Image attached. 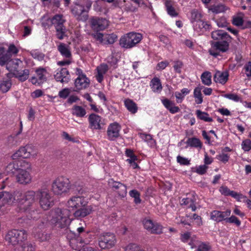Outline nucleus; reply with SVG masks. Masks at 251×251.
Segmentation results:
<instances>
[{
  "label": "nucleus",
  "instance_id": "36",
  "mask_svg": "<svg viewBox=\"0 0 251 251\" xmlns=\"http://www.w3.org/2000/svg\"><path fill=\"white\" fill-rule=\"evenodd\" d=\"M165 5L168 14L172 17H176L178 13L176 11L173 6L172 2L170 0H166L165 2Z\"/></svg>",
  "mask_w": 251,
  "mask_h": 251
},
{
  "label": "nucleus",
  "instance_id": "44",
  "mask_svg": "<svg viewBox=\"0 0 251 251\" xmlns=\"http://www.w3.org/2000/svg\"><path fill=\"white\" fill-rule=\"evenodd\" d=\"M202 83L206 85H210L211 84V75L209 72L203 73L201 75Z\"/></svg>",
  "mask_w": 251,
  "mask_h": 251
},
{
  "label": "nucleus",
  "instance_id": "30",
  "mask_svg": "<svg viewBox=\"0 0 251 251\" xmlns=\"http://www.w3.org/2000/svg\"><path fill=\"white\" fill-rule=\"evenodd\" d=\"M11 55L6 52L3 47L0 48V65H6L7 62L11 60Z\"/></svg>",
  "mask_w": 251,
  "mask_h": 251
},
{
  "label": "nucleus",
  "instance_id": "55",
  "mask_svg": "<svg viewBox=\"0 0 251 251\" xmlns=\"http://www.w3.org/2000/svg\"><path fill=\"white\" fill-rule=\"evenodd\" d=\"M57 38L60 40L64 38L66 31L65 27L56 29Z\"/></svg>",
  "mask_w": 251,
  "mask_h": 251
},
{
  "label": "nucleus",
  "instance_id": "61",
  "mask_svg": "<svg viewBox=\"0 0 251 251\" xmlns=\"http://www.w3.org/2000/svg\"><path fill=\"white\" fill-rule=\"evenodd\" d=\"M199 242H200L197 239V237L195 236H193L191 237L188 242V244L191 246L192 248H195L197 247Z\"/></svg>",
  "mask_w": 251,
  "mask_h": 251
},
{
  "label": "nucleus",
  "instance_id": "16",
  "mask_svg": "<svg viewBox=\"0 0 251 251\" xmlns=\"http://www.w3.org/2000/svg\"><path fill=\"white\" fill-rule=\"evenodd\" d=\"M121 129L120 125L116 122L110 124L107 130L108 139L110 141H114L117 139L120 135Z\"/></svg>",
  "mask_w": 251,
  "mask_h": 251
},
{
  "label": "nucleus",
  "instance_id": "62",
  "mask_svg": "<svg viewBox=\"0 0 251 251\" xmlns=\"http://www.w3.org/2000/svg\"><path fill=\"white\" fill-rule=\"evenodd\" d=\"M231 197L234 198L238 201H241L242 200H244L246 198V196L243 195L241 194L238 193L237 192L234 191L232 192Z\"/></svg>",
  "mask_w": 251,
  "mask_h": 251
},
{
  "label": "nucleus",
  "instance_id": "23",
  "mask_svg": "<svg viewBox=\"0 0 251 251\" xmlns=\"http://www.w3.org/2000/svg\"><path fill=\"white\" fill-rule=\"evenodd\" d=\"M47 20L50 23V25H53L55 29L65 27L64 23L65 20L63 19L62 15L56 14L52 18H48Z\"/></svg>",
  "mask_w": 251,
  "mask_h": 251
},
{
  "label": "nucleus",
  "instance_id": "17",
  "mask_svg": "<svg viewBox=\"0 0 251 251\" xmlns=\"http://www.w3.org/2000/svg\"><path fill=\"white\" fill-rule=\"evenodd\" d=\"M230 214L231 210L229 209L225 211L213 210L210 213V218L218 223L223 221L226 222V217L229 216Z\"/></svg>",
  "mask_w": 251,
  "mask_h": 251
},
{
  "label": "nucleus",
  "instance_id": "54",
  "mask_svg": "<svg viewBox=\"0 0 251 251\" xmlns=\"http://www.w3.org/2000/svg\"><path fill=\"white\" fill-rule=\"evenodd\" d=\"M220 193L226 196H231L232 192L233 191H231L227 186H222L219 188Z\"/></svg>",
  "mask_w": 251,
  "mask_h": 251
},
{
  "label": "nucleus",
  "instance_id": "51",
  "mask_svg": "<svg viewBox=\"0 0 251 251\" xmlns=\"http://www.w3.org/2000/svg\"><path fill=\"white\" fill-rule=\"evenodd\" d=\"M226 223L234 224L237 226H239L241 225V221L235 216L232 215L231 217H226Z\"/></svg>",
  "mask_w": 251,
  "mask_h": 251
},
{
  "label": "nucleus",
  "instance_id": "53",
  "mask_svg": "<svg viewBox=\"0 0 251 251\" xmlns=\"http://www.w3.org/2000/svg\"><path fill=\"white\" fill-rule=\"evenodd\" d=\"M242 148L245 151H249L251 150V140L246 139L243 141L241 144Z\"/></svg>",
  "mask_w": 251,
  "mask_h": 251
},
{
  "label": "nucleus",
  "instance_id": "35",
  "mask_svg": "<svg viewBox=\"0 0 251 251\" xmlns=\"http://www.w3.org/2000/svg\"><path fill=\"white\" fill-rule=\"evenodd\" d=\"M72 113L78 117H84L86 114L85 109L81 106L75 105L72 108Z\"/></svg>",
  "mask_w": 251,
  "mask_h": 251
},
{
  "label": "nucleus",
  "instance_id": "4",
  "mask_svg": "<svg viewBox=\"0 0 251 251\" xmlns=\"http://www.w3.org/2000/svg\"><path fill=\"white\" fill-rule=\"evenodd\" d=\"M71 212L67 209L55 208L52 214V222L61 228L67 226L70 223Z\"/></svg>",
  "mask_w": 251,
  "mask_h": 251
},
{
  "label": "nucleus",
  "instance_id": "41",
  "mask_svg": "<svg viewBox=\"0 0 251 251\" xmlns=\"http://www.w3.org/2000/svg\"><path fill=\"white\" fill-rule=\"evenodd\" d=\"M75 237L72 238L69 241V244L71 247L75 250L79 249L82 246V243L77 240V236L74 235Z\"/></svg>",
  "mask_w": 251,
  "mask_h": 251
},
{
  "label": "nucleus",
  "instance_id": "40",
  "mask_svg": "<svg viewBox=\"0 0 251 251\" xmlns=\"http://www.w3.org/2000/svg\"><path fill=\"white\" fill-rule=\"evenodd\" d=\"M77 236V240H78L80 242L86 245L89 243L90 241V239L91 238V235L89 234V232L86 231L85 232H83V233L80 234V235Z\"/></svg>",
  "mask_w": 251,
  "mask_h": 251
},
{
  "label": "nucleus",
  "instance_id": "2",
  "mask_svg": "<svg viewBox=\"0 0 251 251\" xmlns=\"http://www.w3.org/2000/svg\"><path fill=\"white\" fill-rule=\"evenodd\" d=\"M71 182L66 177L61 176L56 178L52 183L51 190L54 195H65L70 192Z\"/></svg>",
  "mask_w": 251,
  "mask_h": 251
},
{
  "label": "nucleus",
  "instance_id": "43",
  "mask_svg": "<svg viewBox=\"0 0 251 251\" xmlns=\"http://www.w3.org/2000/svg\"><path fill=\"white\" fill-rule=\"evenodd\" d=\"M19 169V166L17 164L11 162L5 167V172L8 174H13L16 171L18 172V170Z\"/></svg>",
  "mask_w": 251,
  "mask_h": 251
},
{
  "label": "nucleus",
  "instance_id": "11",
  "mask_svg": "<svg viewBox=\"0 0 251 251\" xmlns=\"http://www.w3.org/2000/svg\"><path fill=\"white\" fill-rule=\"evenodd\" d=\"M48 220L45 219H39L37 223V227H35L33 231L34 237L40 242L46 241L50 239L49 234L46 233L45 231H39L40 229L44 227L48 223Z\"/></svg>",
  "mask_w": 251,
  "mask_h": 251
},
{
  "label": "nucleus",
  "instance_id": "38",
  "mask_svg": "<svg viewBox=\"0 0 251 251\" xmlns=\"http://www.w3.org/2000/svg\"><path fill=\"white\" fill-rule=\"evenodd\" d=\"M186 143L191 147L199 148L200 149L202 147L201 141L196 137L189 138L186 141Z\"/></svg>",
  "mask_w": 251,
  "mask_h": 251
},
{
  "label": "nucleus",
  "instance_id": "49",
  "mask_svg": "<svg viewBox=\"0 0 251 251\" xmlns=\"http://www.w3.org/2000/svg\"><path fill=\"white\" fill-rule=\"evenodd\" d=\"M194 97L196 99L195 101L197 104H201L202 102V95L199 88H196L194 89Z\"/></svg>",
  "mask_w": 251,
  "mask_h": 251
},
{
  "label": "nucleus",
  "instance_id": "59",
  "mask_svg": "<svg viewBox=\"0 0 251 251\" xmlns=\"http://www.w3.org/2000/svg\"><path fill=\"white\" fill-rule=\"evenodd\" d=\"M177 161L180 164L183 165H188L190 164V160H189L187 158L180 155L177 156Z\"/></svg>",
  "mask_w": 251,
  "mask_h": 251
},
{
  "label": "nucleus",
  "instance_id": "9",
  "mask_svg": "<svg viewBox=\"0 0 251 251\" xmlns=\"http://www.w3.org/2000/svg\"><path fill=\"white\" fill-rule=\"evenodd\" d=\"M99 245L101 249L113 248L117 242L114 234L110 232L103 233L100 234L98 239Z\"/></svg>",
  "mask_w": 251,
  "mask_h": 251
},
{
  "label": "nucleus",
  "instance_id": "3",
  "mask_svg": "<svg viewBox=\"0 0 251 251\" xmlns=\"http://www.w3.org/2000/svg\"><path fill=\"white\" fill-rule=\"evenodd\" d=\"M27 238V233L25 230L13 229L6 233L4 239L9 245L15 246L22 245Z\"/></svg>",
  "mask_w": 251,
  "mask_h": 251
},
{
  "label": "nucleus",
  "instance_id": "37",
  "mask_svg": "<svg viewBox=\"0 0 251 251\" xmlns=\"http://www.w3.org/2000/svg\"><path fill=\"white\" fill-rule=\"evenodd\" d=\"M196 114L198 119L205 122H211L213 121L212 118L209 116V114L205 112H202L200 110H197Z\"/></svg>",
  "mask_w": 251,
  "mask_h": 251
},
{
  "label": "nucleus",
  "instance_id": "31",
  "mask_svg": "<svg viewBox=\"0 0 251 251\" xmlns=\"http://www.w3.org/2000/svg\"><path fill=\"white\" fill-rule=\"evenodd\" d=\"M108 66L105 64H102L97 68L98 74L96 76L97 80L99 82H101L103 78L104 75L108 71Z\"/></svg>",
  "mask_w": 251,
  "mask_h": 251
},
{
  "label": "nucleus",
  "instance_id": "56",
  "mask_svg": "<svg viewBox=\"0 0 251 251\" xmlns=\"http://www.w3.org/2000/svg\"><path fill=\"white\" fill-rule=\"evenodd\" d=\"M217 25L219 27H225L227 26L228 23L225 17H221L216 21Z\"/></svg>",
  "mask_w": 251,
  "mask_h": 251
},
{
  "label": "nucleus",
  "instance_id": "10",
  "mask_svg": "<svg viewBox=\"0 0 251 251\" xmlns=\"http://www.w3.org/2000/svg\"><path fill=\"white\" fill-rule=\"evenodd\" d=\"M230 41L223 40L216 42L211 41V48L209 52L211 55L216 57L220 55V52H225L229 49L228 42Z\"/></svg>",
  "mask_w": 251,
  "mask_h": 251
},
{
  "label": "nucleus",
  "instance_id": "28",
  "mask_svg": "<svg viewBox=\"0 0 251 251\" xmlns=\"http://www.w3.org/2000/svg\"><path fill=\"white\" fill-rule=\"evenodd\" d=\"M13 198V195L9 192L6 191L0 192V207L11 202Z\"/></svg>",
  "mask_w": 251,
  "mask_h": 251
},
{
  "label": "nucleus",
  "instance_id": "29",
  "mask_svg": "<svg viewBox=\"0 0 251 251\" xmlns=\"http://www.w3.org/2000/svg\"><path fill=\"white\" fill-rule=\"evenodd\" d=\"M19 149L24 158H29L35 154V151L31 145H27L25 147H21Z\"/></svg>",
  "mask_w": 251,
  "mask_h": 251
},
{
  "label": "nucleus",
  "instance_id": "24",
  "mask_svg": "<svg viewBox=\"0 0 251 251\" xmlns=\"http://www.w3.org/2000/svg\"><path fill=\"white\" fill-rule=\"evenodd\" d=\"M211 37L215 40L231 41L230 36L223 30H217L211 32Z\"/></svg>",
  "mask_w": 251,
  "mask_h": 251
},
{
  "label": "nucleus",
  "instance_id": "15",
  "mask_svg": "<svg viewBox=\"0 0 251 251\" xmlns=\"http://www.w3.org/2000/svg\"><path fill=\"white\" fill-rule=\"evenodd\" d=\"M89 123V127L93 130H100L103 128L104 124L102 118L95 113L90 114L88 117Z\"/></svg>",
  "mask_w": 251,
  "mask_h": 251
},
{
  "label": "nucleus",
  "instance_id": "47",
  "mask_svg": "<svg viewBox=\"0 0 251 251\" xmlns=\"http://www.w3.org/2000/svg\"><path fill=\"white\" fill-rule=\"evenodd\" d=\"M21 250L20 251H34L35 250V245L34 243L27 242L25 243L24 242L21 245Z\"/></svg>",
  "mask_w": 251,
  "mask_h": 251
},
{
  "label": "nucleus",
  "instance_id": "58",
  "mask_svg": "<svg viewBox=\"0 0 251 251\" xmlns=\"http://www.w3.org/2000/svg\"><path fill=\"white\" fill-rule=\"evenodd\" d=\"M224 97L236 102L241 100L240 97L235 94H226L224 95Z\"/></svg>",
  "mask_w": 251,
  "mask_h": 251
},
{
  "label": "nucleus",
  "instance_id": "34",
  "mask_svg": "<svg viewBox=\"0 0 251 251\" xmlns=\"http://www.w3.org/2000/svg\"><path fill=\"white\" fill-rule=\"evenodd\" d=\"M124 103L127 109L132 114H135L137 112L138 110L137 105L132 100L127 99L125 100Z\"/></svg>",
  "mask_w": 251,
  "mask_h": 251
},
{
  "label": "nucleus",
  "instance_id": "50",
  "mask_svg": "<svg viewBox=\"0 0 251 251\" xmlns=\"http://www.w3.org/2000/svg\"><path fill=\"white\" fill-rule=\"evenodd\" d=\"M30 54L34 59L39 61H42L44 59L45 55L44 53L38 51V50H32L30 52Z\"/></svg>",
  "mask_w": 251,
  "mask_h": 251
},
{
  "label": "nucleus",
  "instance_id": "5",
  "mask_svg": "<svg viewBox=\"0 0 251 251\" xmlns=\"http://www.w3.org/2000/svg\"><path fill=\"white\" fill-rule=\"evenodd\" d=\"M22 64V61L19 59H12L6 64V68L10 72L13 73L14 76L20 81L23 82L28 79L29 70L25 69L22 72L18 70L19 66Z\"/></svg>",
  "mask_w": 251,
  "mask_h": 251
},
{
  "label": "nucleus",
  "instance_id": "39",
  "mask_svg": "<svg viewBox=\"0 0 251 251\" xmlns=\"http://www.w3.org/2000/svg\"><path fill=\"white\" fill-rule=\"evenodd\" d=\"M11 85V80L3 79L0 81V90L3 93L7 92L10 89Z\"/></svg>",
  "mask_w": 251,
  "mask_h": 251
},
{
  "label": "nucleus",
  "instance_id": "27",
  "mask_svg": "<svg viewBox=\"0 0 251 251\" xmlns=\"http://www.w3.org/2000/svg\"><path fill=\"white\" fill-rule=\"evenodd\" d=\"M228 73L226 71L223 72L217 71L214 76V80L216 82L224 84L228 80Z\"/></svg>",
  "mask_w": 251,
  "mask_h": 251
},
{
  "label": "nucleus",
  "instance_id": "8",
  "mask_svg": "<svg viewBox=\"0 0 251 251\" xmlns=\"http://www.w3.org/2000/svg\"><path fill=\"white\" fill-rule=\"evenodd\" d=\"M40 207L44 210L51 208L54 204L53 198L47 189H41L36 191Z\"/></svg>",
  "mask_w": 251,
  "mask_h": 251
},
{
  "label": "nucleus",
  "instance_id": "12",
  "mask_svg": "<svg viewBox=\"0 0 251 251\" xmlns=\"http://www.w3.org/2000/svg\"><path fill=\"white\" fill-rule=\"evenodd\" d=\"M144 228L151 234H160L162 233L163 226L160 224L145 218L142 221Z\"/></svg>",
  "mask_w": 251,
  "mask_h": 251
},
{
  "label": "nucleus",
  "instance_id": "6",
  "mask_svg": "<svg viewBox=\"0 0 251 251\" xmlns=\"http://www.w3.org/2000/svg\"><path fill=\"white\" fill-rule=\"evenodd\" d=\"M21 167L16 175V181L21 184H28L32 180L31 176L29 172L31 169V165L27 162L23 161Z\"/></svg>",
  "mask_w": 251,
  "mask_h": 251
},
{
  "label": "nucleus",
  "instance_id": "22",
  "mask_svg": "<svg viewBox=\"0 0 251 251\" xmlns=\"http://www.w3.org/2000/svg\"><path fill=\"white\" fill-rule=\"evenodd\" d=\"M70 191L74 194L80 195L86 194L88 192V189L85 187L82 182L76 181L71 184Z\"/></svg>",
  "mask_w": 251,
  "mask_h": 251
},
{
  "label": "nucleus",
  "instance_id": "7",
  "mask_svg": "<svg viewBox=\"0 0 251 251\" xmlns=\"http://www.w3.org/2000/svg\"><path fill=\"white\" fill-rule=\"evenodd\" d=\"M142 39V35L131 32L122 36L119 41L120 46L124 48L130 49L139 43Z\"/></svg>",
  "mask_w": 251,
  "mask_h": 251
},
{
  "label": "nucleus",
  "instance_id": "14",
  "mask_svg": "<svg viewBox=\"0 0 251 251\" xmlns=\"http://www.w3.org/2000/svg\"><path fill=\"white\" fill-rule=\"evenodd\" d=\"M87 201L85 200L83 197L74 196L71 198L68 201L67 206L70 210L75 211L79 208L80 207L86 205Z\"/></svg>",
  "mask_w": 251,
  "mask_h": 251
},
{
  "label": "nucleus",
  "instance_id": "18",
  "mask_svg": "<svg viewBox=\"0 0 251 251\" xmlns=\"http://www.w3.org/2000/svg\"><path fill=\"white\" fill-rule=\"evenodd\" d=\"M109 184L116 191L119 196L124 197L127 193L126 186L119 181H115L113 179L109 180Z\"/></svg>",
  "mask_w": 251,
  "mask_h": 251
},
{
  "label": "nucleus",
  "instance_id": "42",
  "mask_svg": "<svg viewBox=\"0 0 251 251\" xmlns=\"http://www.w3.org/2000/svg\"><path fill=\"white\" fill-rule=\"evenodd\" d=\"M46 70L44 68H39L36 70V73L37 75L38 79L39 80V83H43L46 81L47 78L45 76Z\"/></svg>",
  "mask_w": 251,
  "mask_h": 251
},
{
  "label": "nucleus",
  "instance_id": "26",
  "mask_svg": "<svg viewBox=\"0 0 251 251\" xmlns=\"http://www.w3.org/2000/svg\"><path fill=\"white\" fill-rule=\"evenodd\" d=\"M75 87L78 90H81L87 88L89 84V80L86 76V75H81L77 77L75 82Z\"/></svg>",
  "mask_w": 251,
  "mask_h": 251
},
{
  "label": "nucleus",
  "instance_id": "21",
  "mask_svg": "<svg viewBox=\"0 0 251 251\" xmlns=\"http://www.w3.org/2000/svg\"><path fill=\"white\" fill-rule=\"evenodd\" d=\"M93 211V207L91 205H86L80 207L77 210L73 212V215L75 218H83L89 215Z\"/></svg>",
  "mask_w": 251,
  "mask_h": 251
},
{
  "label": "nucleus",
  "instance_id": "64",
  "mask_svg": "<svg viewBox=\"0 0 251 251\" xmlns=\"http://www.w3.org/2000/svg\"><path fill=\"white\" fill-rule=\"evenodd\" d=\"M217 158L223 163H226L228 161L229 159V156L227 154L222 153L217 155Z\"/></svg>",
  "mask_w": 251,
  "mask_h": 251
},
{
  "label": "nucleus",
  "instance_id": "32",
  "mask_svg": "<svg viewBox=\"0 0 251 251\" xmlns=\"http://www.w3.org/2000/svg\"><path fill=\"white\" fill-rule=\"evenodd\" d=\"M227 9L228 7L222 3L211 5L209 8L210 11L215 14L224 12Z\"/></svg>",
  "mask_w": 251,
  "mask_h": 251
},
{
  "label": "nucleus",
  "instance_id": "1",
  "mask_svg": "<svg viewBox=\"0 0 251 251\" xmlns=\"http://www.w3.org/2000/svg\"><path fill=\"white\" fill-rule=\"evenodd\" d=\"M36 192L32 190L27 191L24 193L17 192L14 199L21 205V209L27 211L31 210L36 204Z\"/></svg>",
  "mask_w": 251,
  "mask_h": 251
},
{
  "label": "nucleus",
  "instance_id": "33",
  "mask_svg": "<svg viewBox=\"0 0 251 251\" xmlns=\"http://www.w3.org/2000/svg\"><path fill=\"white\" fill-rule=\"evenodd\" d=\"M150 86L155 93H160L162 89L160 80L157 77H154L151 80Z\"/></svg>",
  "mask_w": 251,
  "mask_h": 251
},
{
  "label": "nucleus",
  "instance_id": "48",
  "mask_svg": "<svg viewBox=\"0 0 251 251\" xmlns=\"http://www.w3.org/2000/svg\"><path fill=\"white\" fill-rule=\"evenodd\" d=\"M129 196L134 198V202L136 204H139L141 202V200L140 199V194L136 190L134 189L129 191Z\"/></svg>",
  "mask_w": 251,
  "mask_h": 251
},
{
  "label": "nucleus",
  "instance_id": "13",
  "mask_svg": "<svg viewBox=\"0 0 251 251\" xmlns=\"http://www.w3.org/2000/svg\"><path fill=\"white\" fill-rule=\"evenodd\" d=\"M71 11L73 16L78 21H86L88 19V15L84 6L77 2L71 6Z\"/></svg>",
  "mask_w": 251,
  "mask_h": 251
},
{
  "label": "nucleus",
  "instance_id": "20",
  "mask_svg": "<svg viewBox=\"0 0 251 251\" xmlns=\"http://www.w3.org/2000/svg\"><path fill=\"white\" fill-rule=\"evenodd\" d=\"M54 76L56 81L61 83H67L70 79L69 72L66 68H62Z\"/></svg>",
  "mask_w": 251,
  "mask_h": 251
},
{
  "label": "nucleus",
  "instance_id": "60",
  "mask_svg": "<svg viewBox=\"0 0 251 251\" xmlns=\"http://www.w3.org/2000/svg\"><path fill=\"white\" fill-rule=\"evenodd\" d=\"M162 103L168 110L172 107L174 105H175V103L167 99H165L162 100Z\"/></svg>",
  "mask_w": 251,
  "mask_h": 251
},
{
  "label": "nucleus",
  "instance_id": "46",
  "mask_svg": "<svg viewBox=\"0 0 251 251\" xmlns=\"http://www.w3.org/2000/svg\"><path fill=\"white\" fill-rule=\"evenodd\" d=\"M117 36L115 34H110L106 35L104 37L103 45L113 44L116 40Z\"/></svg>",
  "mask_w": 251,
  "mask_h": 251
},
{
  "label": "nucleus",
  "instance_id": "52",
  "mask_svg": "<svg viewBox=\"0 0 251 251\" xmlns=\"http://www.w3.org/2000/svg\"><path fill=\"white\" fill-rule=\"evenodd\" d=\"M198 245V251H209L211 249V246L209 243L199 242Z\"/></svg>",
  "mask_w": 251,
  "mask_h": 251
},
{
  "label": "nucleus",
  "instance_id": "25",
  "mask_svg": "<svg viewBox=\"0 0 251 251\" xmlns=\"http://www.w3.org/2000/svg\"><path fill=\"white\" fill-rule=\"evenodd\" d=\"M57 50L61 55L64 58L67 59L71 58L72 53L69 46L64 43H60L57 46Z\"/></svg>",
  "mask_w": 251,
  "mask_h": 251
},
{
  "label": "nucleus",
  "instance_id": "19",
  "mask_svg": "<svg viewBox=\"0 0 251 251\" xmlns=\"http://www.w3.org/2000/svg\"><path fill=\"white\" fill-rule=\"evenodd\" d=\"M91 26L94 30H102L108 26V22L104 18H93L91 20Z\"/></svg>",
  "mask_w": 251,
  "mask_h": 251
},
{
  "label": "nucleus",
  "instance_id": "57",
  "mask_svg": "<svg viewBox=\"0 0 251 251\" xmlns=\"http://www.w3.org/2000/svg\"><path fill=\"white\" fill-rule=\"evenodd\" d=\"M208 167L205 165H200L196 168V172L201 175L205 174L206 173Z\"/></svg>",
  "mask_w": 251,
  "mask_h": 251
},
{
  "label": "nucleus",
  "instance_id": "63",
  "mask_svg": "<svg viewBox=\"0 0 251 251\" xmlns=\"http://www.w3.org/2000/svg\"><path fill=\"white\" fill-rule=\"evenodd\" d=\"M243 19L240 17H235L233 18L232 24L237 26H242L243 24Z\"/></svg>",
  "mask_w": 251,
  "mask_h": 251
},
{
  "label": "nucleus",
  "instance_id": "45",
  "mask_svg": "<svg viewBox=\"0 0 251 251\" xmlns=\"http://www.w3.org/2000/svg\"><path fill=\"white\" fill-rule=\"evenodd\" d=\"M201 14L196 9H193L191 12V22L192 23L197 22L201 20Z\"/></svg>",
  "mask_w": 251,
  "mask_h": 251
}]
</instances>
